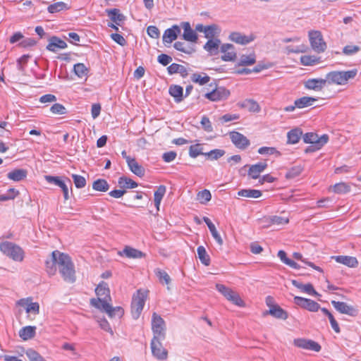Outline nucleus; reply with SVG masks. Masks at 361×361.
<instances>
[{"label":"nucleus","mask_w":361,"mask_h":361,"mask_svg":"<svg viewBox=\"0 0 361 361\" xmlns=\"http://www.w3.org/2000/svg\"><path fill=\"white\" fill-rule=\"evenodd\" d=\"M57 269L65 281L73 283L75 281V271L71 258L68 255L55 250L45 262V270L51 276L56 274Z\"/></svg>","instance_id":"f257e3e1"},{"label":"nucleus","mask_w":361,"mask_h":361,"mask_svg":"<svg viewBox=\"0 0 361 361\" xmlns=\"http://www.w3.org/2000/svg\"><path fill=\"white\" fill-rule=\"evenodd\" d=\"M95 293L97 298H93L90 300V304L101 311L105 312L109 317L116 316L121 317L123 314V310L120 307H112L109 301L111 300L110 290L108 284L104 282H100L95 288Z\"/></svg>","instance_id":"f03ea898"},{"label":"nucleus","mask_w":361,"mask_h":361,"mask_svg":"<svg viewBox=\"0 0 361 361\" xmlns=\"http://www.w3.org/2000/svg\"><path fill=\"white\" fill-rule=\"evenodd\" d=\"M357 74V69L347 71H331L326 75V78L329 85H345L350 80L355 78Z\"/></svg>","instance_id":"7ed1b4c3"},{"label":"nucleus","mask_w":361,"mask_h":361,"mask_svg":"<svg viewBox=\"0 0 361 361\" xmlns=\"http://www.w3.org/2000/svg\"><path fill=\"white\" fill-rule=\"evenodd\" d=\"M147 293L145 291L138 290L133 297L131 303V314L133 319H137L140 317L147 298Z\"/></svg>","instance_id":"20e7f679"},{"label":"nucleus","mask_w":361,"mask_h":361,"mask_svg":"<svg viewBox=\"0 0 361 361\" xmlns=\"http://www.w3.org/2000/svg\"><path fill=\"white\" fill-rule=\"evenodd\" d=\"M309 40L312 49L317 53H322L326 49V44L324 41L320 31L310 30L308 33Z\"/></svg>","instance_id":"39448f33"},{"label":"nucleus","mask_w":361,"mask_h":361,"mask_svg":"<svg viewBox=\"0 0 361 361\" xmlns=\"http://www.w3.org/2000/svg\"><path fill=\"white\" fill-rule=\"evenodd\" d=\"M164 338L153 337L150 343L152 355L159 360H166L168 357V351L163 347L161 343V340Z\"/></svg>","instance_id":"423d86ee"},{"label":"nucleus","mask_w":361,"mask_h":361,"mask_svg":"<svg viewBox=\"0 0 361 361\" xmlns=\"http://www.w3.org/2000/svg\"><path fill=\"white\" fill-rule=\"evenodd\" d=\"M216 290L220 292L228 300L232 302L233 304L239 306L243 307L244 302L240 298L239 295L236 293L235 291L231 290V288L226 287V286L220 283L216 284Z\"/></svg>","instance_id":"0eeeda50"},{"label":"nucleus","mask_w":361,"mask_h":361,"mask_svg":"<svg viewBox=\"0 0 361 361\" xmlns=\"http://www.w3.org/2000/svg\"><path fill=\"white\" fill-rule=\"evenodd\" d=\"M152 329L154 334L153 337L165 338V322L161 316L157 314L156 312H154L152 314Z\"/></svg>","instance_id":"6e6552de"},{"label":"nucleus","mask_w":361,"mask_h":361,"mask_svg":"<svg viewBox=\"0 0 361 361\" xmlns=\"http://www.w3.org/2000/svg\"><path fill=\"white\" fill-rule=\"evenodd\" d=\"M230 94V91L224 87H216L212 91L206 93L204 97L212 102H219L226 99Z\"/></svg>","instance_id":"1a4fd4ad"},{"label":"nucleus","mask_w":361,"mask_h":361,"mask_svg":"<svg viewBox=\"0 0 361 361\" xmlns=\"http://www.w3.org/2000/svg\"><path fill=\"white\" fill-rule=\"evenodd\" d=\"M303 140L305 143L314 144L319 149L328 142L329 136L324 134L319 137L316 133H307L303 136Z\"/></svg>","instance_id":"9d476101"},{"label":"nucleus","mask_w":361,"mask_h":361,"mask_svg":"<svg viewBox=\"0 0 361 361\" xmlns=\"http://www.w3.org/2000/svg\"><path fill=\"white\" fill-rule=\"evenodd\" d=\"M293 344L298 348L314 352H319L321 350V345L318 343L310 339L296 338L294 339Z\"/></svg>","instance_id":"9b49d317"},{"label":"nucleus","mask_w":361,"mask_h":361,"mask_svg":"<svg viewBox=\"0 0 361 361\" xmlns=\"http://www.w3.org/2000/svg\"><path fill=\"white\" fill-rule=\"evenodd\" d=\"M294 302L297 305L304 309H306L310 312H317L319 309H321L320 305L315 301L299 296H295L294 298Z\"/></svg>","instance_id":"f8f14e48"},{"label":"nucleus","mask_w":361,"mask_h":361,"mask_svg":"<svg viewBox=\"0 0 361 361\" xmlns=\"http://www.w3.org/2000/svg\"><path fill=\"white\" fill-rule=\"evenodd\" d=\"M331 304L340 313L345 314L352 317H355L357 314V310L355 307L351 305H348L344 302L332 300Z\"/></svg>","instance_id":"ddd939ff"},{"label":"nucleus","mask_w":361,"mask_h":361,"mask_svg":"<svg viewBox=\"0 0 361 361\" xmlns=\"http://www.w3.org/2000/svg\"><path fill=\"white\" fill-rule=\"evenodd\" d=\"M326 85V78H312L306 80L304 83L306 89L316 92L322 91Z\"/></svg>","instance_id":"4468645a"},{"label":"nucleus","mask_w":361,"mask_h":361,"mask_svg":"<svg viewBox=\"0 0 361 361\" xmlns=\"http://www.w3.org/2000/svg\"><path fill=\"white\" fill-rule=\"evenodd\" d=\"M45 180L50 183H54L59 187L61 188L63 193V197L66 200L69 199L68 187L64 180H61L58 176H45Z\"/></svg>","instance_id":"2eb2a0df"},{"label":"nucleus","mask_w":361,"mask_h":361,"mask_svg":"<svg viewBox=\"0 0 361 361\" xmlns=\"http://www.w3.org/2000/svg\"><path fill=\"white\" fill-rule=\"evenodd\" d=\"M230 137L233 143L238 148L245 149L250 145V142L247 137L238 132L231 133Z\"/></svg>","instance_id":"dca6fc26"},{"label":"nucleus","mask_w":361,"mask_h":361,"mask_svg":"<svg viewBox=\"0 0 361 361\" xmlns=\"http://www.w3.org/2000/svg\"><path fill=\"white\" fill-rule=\"evenodd\" d=\"M221 51L223 53L221 59L224 61H233L236 57L234 47L231 44H222L221 46Z\"/></svg>","instance_id":"f3484780"},{"label":"nucleus","mask_w":361,"mask_h":361,"mask_svg":"<svg viewBox=\"0 0 361 361\" xmlns=\"http://www.w3.org/2000/svg\"><path fill=\"white\" fill-rule=\"evenodd\" d=\"M180 33V28L179 26L175 25L172 27L165 30L163 35V42L164 44H171L174 41L178 35Z\"/></svg>","instance_id":"a211bd4d"},{"label":"nucleus","mask_w":361,"mask_h":361,"mask_svg":"<svg viewBox=\"0 0 361 361\" xmlns=\"http://www.w3.org/2000/svg\"><path fill=\"white\" fill-rule=\"evenodd\" d=\"M181 25L184 30L183 34V39L190 42H196L197 40V35L191 28L190 23L188 22H184Z\"/></svg>","instance_id":"6ab92c4d"},{"label":"nucleus","mask_w":361,"mask_h":361,"mask_svg":"<svg viewBox=\"0 0 361 361\" xmlns=\"http://www.w3.org/2000/svg\"><path fill=\"white\" fill-rule=\"evenodd\" d=\"M66 47L67 44L57 37H51L47 46V49L53 52H56L59 49H63Z\"/></svg>","instance_id":"aec40b11"},{"label":"nucleus","mask_w":361,"mask_h":361,"mask_svg":"<svg viewBox=\"0 0 361 361\" xmlns=\"http://www.w3.org/2000/svg\"><path fill=\"white\" fill-rule=\"evenodd\" d=\"M332 258L334 259L336 262L351 268L356 267L358 264L357 259L354 257L338 255L333 256Z\"/></svg>","instance_id":"412c9836"},{"label":"nucleus","mask_w":361,"mask_h":361,"mask_svg":"<svg viewBox=\"0 0 361 361\" xmlns=\"http://www.w3.org/2000/svg\"><path fill=\"white\" fill-rule=\"evenodd\" d=\"M221 41L219 39H208L207 43L204 45V49L209 53L210 55H216L219 53Z\"/></svg>","instance_id":"4be33fe9"},{"label":"nucleus","mask_w":361,"mask_h":361,"mask_svg":"<svg viewBox=\"0 0 361 361\" xmlns=\"http://www.w3.org/2000/svg\"><path fill=\"white\" fill-rule=\"evenodd\" d=\"M229 37L231 41L240 44H247L255 39L253 35L246 36L239 32H233Z\"/></svg>","instance_id":"5701e85b"},{"label":"nucleus","mask_w":361,"mask_h":361,"mask_svg":"<svg viewBox=\"0 0 361 361\" xmlns=\"http://www.w3.org/2000/svg\"><path fill=\"white\" fill-rule=\"evenodd\" d=\"M267 167V163L260 162L250 166L248 175L253 179H257Z\"/></svg>","instance_id":"b1692460"},{"label":"nucleus","mask_w":361,"mask_h":361,"mask_svg":"<svg viewBox=\"0 0 361 361\" xmlns=\"http://www.w3.org/2000/svg\"><path fill=\"white\" fill-rule=\"evenodd\" d=\"M4 255L16 262H21L24 258L23 250H1Z\"/></svg>","instance_id":"393cba45"},{"label":"nucleus","mask_w":361,"mask_h":361,"mask_svg":"<svg viewBox=\"0 0 361 361\" xmlns=\"http://www.w3.org/2000/svg\"><path fill=\"white\" fill-rule=\"evenodd\" d=\"M267 314H269L275 318L280 319H286L288 318V313L283 310L278 305L274 307H271Z\"/></svg>","instance_id":"a878e982"},{"label":"nucleus","mask_w":361,"mask_h":361,"mask_svg":"<svg viewBox=\"0 0 361 361\" xmlns=\"http://www.w3.org/2000/svg\"><path fill=\"white\" fill-rule=\"evenodd\" d=\"M35 326H27L22 328L19 331L20 337L24 340L27 341L35 337Z\"/></svg>","instance_id":"bb28decb"},{"label":"nucleus","mask_w":361,"mask_h":361,"mask_svg":"<svg viewBox=\"0 0 361 361\" xmlns=\"http://www.w3.org/2000/svg\"><path fill=\"white\" fill-rule=\"evenodd\" d=\"M130 170L136 176L139 177H142L145 175V169L144 168L140 165L135 159H133L129 160V162L127 163Z\"/></svg>","instance_id":"cd10ccee"},{"label":"nucleus","mask_w":361,"mask_h":361,"mask_svg":"<svg viewBox=\"0 0 361 361\" xmlns=\"http://www.w3.org/2000/svg\"><path fill=\"white\" fill-rule=\"evenodd\" d=\"M241 108L247 109L249 111L257 113L260 111V107L257 102L252 99H245L238 104Z\"/></svg>","instance_id":"c85d7f7f"},{"label":"nucleus","mask_w":361,"mask_h":361,"mask_svg":"<svg viewBox=\"0 0 361 361\" xmlns=\"http://www.w3.org/2000/svg\"><path fill=\"white\" fill-rule=\"evenodd\" d=\"M219 33L220 29L215 24L207 25L204 32V37L208 39L218 38Z\"/></svg>","instance_id":"c756f323"},{"label":"nucleus","mask_w":361,"mask_h":361,"mask_svg":"<svg viewBox=\"0 0 361 361\" xmlns=\"http://www.w3.org/2000/svg\"><path fill=\"white\" fill-rule=\"evenodd\" d=\"M27 176V171L22 169H15L9 172L7 177L13 181H20Z\"/></svg>","instance_id":"7c9ffc66"},{"label":"nucleus","mask_w":361,"mask_h":361,"mask_svg":"<svg viewBox=\"0 0 361 361\" xmlns=\"http://www.w3.org/2000/svg\"><path fill=\"white\" fill-rule=\"evenodd\" d=\"M292 283L296 288L300 289L303 292H305L310 295H318L317 292L314 289L313 286L311 283L302 284L301 283H298L297 281L293 280Z\"/></svg>","instance_id":"2f4dec72"},{"label":"nucleus","mask_w":361,"mask_h":361,"mask_svg":"<svg viewBox=\"0 0 361 361\" xmlns=\"http://www.w3.org/2000/svg\"><path fill=\"white\" fill-rule=\"evenodd\" d=\"M317 101L316 98L311 97H302L300 99H298L295 101V104L297 106V108L302 109L305 107H307L312 106L314 102Z\"/></svg>","instance_id":"473e14b6"},{"label":"nucleus","mask_w":361,"mask_h":361,"mask_svg":"<svg viewBox=\"0 0 361 361\" xmlns=\"http://www.w3.org/2000/svg\"><path fill=\"white\" fill-rule=\"evenodd\" d=\"M238 195L247 198H259L262 196V192L254 189H243L238 191Z\"/></svg>","instance_id":"72a5a7b5"},{"label":"nucleus","mask_w":361,"mask_h":361,"mask_svg":"<svg viewBox=\"0 0 361 361\" xmlns=\"http://www.w3.org/2000/svg\"><path fill=\"white\" fill-rule=\"evenodd\" d=\"M118 255L121 257H126L128 258H140L145 256V255L139 250H118Z\"/></svg>","instance_id":"f704fd0d"},{"label":"nucleus","mask_w":361,"mask_h":361,"mask_svg":"<svg viewBox=\"0 0 361 361\" xmlns=\"http://www.w3.org/2000/svg\"><path fill=\"white\" fill-rule=\"evenodd\" d=\"M302 135V132L299 128H295V129L291 130L287 134L288 143H289V144L297 143L300 140Z\"/></svg>","instance_id":"c9c22d12"},{"label":"nucleus","mask_w":361,"mask_h":361,"mask_svg":"<svg viewBox=\"0 0 361 361\" xmlns=\"http://www.w3.org/2000/svg\"><path fill=\"white\" fill-rule=\"evenodd\" d=\"M111 20L114 22L116 25H119L120 23L125 20V16L119 13V10L116 8L107 10L106 11Z\"/></svg>","instance_id":"e433bc0d"},{"label":"nucleus","mask_w":361,"mask_h":361,"mask_svg":"<svg viewBox=\"0 0 361 361\" xmlns=\"http://www.w3.org/2000/svg\"><path fill=\"white\" fill-rule=\"evenodd\" d=\"M277 255L284 264L290 267L295 269H298L300 268V266L295 262L287 257L286 253L284 250H280Z\"/></svg>","instance_id":"4c0bfd02"},{"label":"nucleus","mask_w":361,"mask_h":361,"mask_svg":"<svg viewBox=\"0 0 361 361\" xmlns=\"http://www.w3.org/2000/svg\"><path fill=\"white\" fill-rule=\"evenodd\" d=\"M183 88L179 85H172L169 87L170 94L174 97L177 102H180L183 100Z\"/></svg>","instance_id":"58836bf2"},{"label":"nucleus","mask_w":361,"mask_h":361,"mask_svg":"<svg viewBox=\"0 0 361 361\" xmlns=\"http://www.w3.org/2000/svg\"><path fill=\"white\" fill-rule=\"evenodd\" d=\"M256 62V56L255 54L249 55L243 54L240 56L238 65L239 66H250Z\"/></svg>","instance_id":"ea45409f"},{"label":"nucleus","mask_w":361,"mask_h":361,"mask_svg":"<svg viewBox=\"0 0 361 361\" xmlns=\"http://www.w3.org/2000/svg\"><path fill=\"white\" fill-rule=\"evenodd\" d=\"M118 183L121 188H135L137 186L136 182L126 176L120 177Z\"/></svg>","instance_id":"a19ab883"},{"label":"nucleus","mask_w":361,"mask_h":361,"mask_svg":"<svg viewBox=\"0 0 361 361\" xmlns=\"http://www.w3.org/2000/svg\"><path fill=\"white\" fill-rule=\"evenodd\" d=\"M92 188L100 192H106L109 189V185L104 179H98L93 182Z\"/></svg>","instance_id":"79ce46f5"},{"label":"nucleus","mask_w":361,"mask_h":361,"mask_svg":"<svg viewBox=\"0 0 361 361\" xmlns=\"http://www.w3.org/2000/svg\"><path fill=\"white\" fill-rule=\"evenodd\" d=\"M269 224L267 225V226H281L285 224H287L289 222L288 218L286 217H282V216H274L269 219Z\"/></svg>","instance_id":"37998d69"},{"label":"nucleus","mask_w":361,"mask_h":361,"mask_svg":"<svg viewBox=\"0 0 361 361\" xmlns=\"http://www.w3.org/2000/svg\"><path fill=\"white\" fill-rule=\"evenodd\" d=\"M204 148L200 144L191 145L189 148V155L192 158H196L199 155H204Z\"/></svg>","instance_id":"c03bdc74"},{"label":"nucleus","mask_w":361,"mask_h":361,"mask_svg":"<svg viewBox=\"0 0 361 361\" xmlns=\"http://www.w3.org/2000/svg\"><path fill=\"white\" fill-rule=\"evenodd\" d=\"M333 191L338 194H343L350 192V187L348 184L341 182L331 187Z\"/></svg>","instance_id":"a18cd8bd"},{"label":"nucleus","mask_w":361,"mask_h":361,"mask_svg":"<svg viewBox=\"0 0 361 361\" xmlns=\"http://www.w3.org/2000/svg\"><path fill=\"white\" fill-rule=\"evenodd\" d=\"M322 312L329 317V320L330 322L331 326L332 329L336 332L340 333L341 330L338 326V322L334 319L333 314L324 307L321 308Z\"/></svg>","instance_id":"49530a36"},{"label":"nucleus","mask_w":361,"mask_h":361,"mask_svg":"<svg viewBox=\"0 0 361 361\" xmlns=\"http://www.w3.org/2000/svg\"><path fill=\"white\" fill-rule=\"evenodd\" d=\"M211 192L209 190L206 189L199 192L197 195V200L202 204H207L209 201L211 200Z\"/></svg>","instance_id":"de8ad7c7"},{"label":"nucleus","mask_w":361,"mask_h":361,"mask_svg":"<svg viewBox=\"0 0 361 361\" xmlns=\"http://www.w3.org/2000/svg\"><path fill=\"white\" fill-rule=\"evenodd\" d=\"M191 80L193 82L198 83L200 85L207 84L210 80V77L206 74H197L195 73L192 75Z\"/></svg>","instance_id":"09e8293b"},{"label":"nucleus","mask_w":361,"mask_h":361,"mask_svg":"<svg viewBox=\"0 0 361 361\" xmlns=\"http://www.w3.org/2000/svg\"><path fill=\"white\" fill-rule=\"evenodd\" d=\"M68 8L66 4H65L64 2H62V1H59V2L54 3L53 4H51L48 7L47 10L49 13H54L61 11L63 10H66Z\"/></svg>","instance_id":"8fccbe9b"},{"label":"nucleus","mask_w":361,"mask_h":361,"mask_svg":"<svg viewBox=\"0 0 361 361\" xmlns=\"http://www.w3.org/2000/svg\"><path fill=\"white\" fill-rule=\"evenodd\" d=\"M25 355L30 361H47L38 352L31 348L26 350Z\"/></svg>","instance_id":"3c124183"},{"label":"nucleus","mask_w":361,"mask_h":361,"mask_svg":"<svg viewBox=\"0 0 361 361\" xmlns=\"http://www.w3.org/2000/svg\"><path fill=\"white\" fill-rule=\"evenodd\" d=\"M225 154V151L220 149H215L204 154L210 160H217Z\"/></svg>","instance_id":"603ef678"},{"label":"nucleus","mask_w":361,"mask_h":361,"mask_svg":"<svg viewBox=\"0 0 361 361\" xmlns=\"http://www.w3.org/2000/svg\"><path fill=\"white\" fill-rule=\"evenodd\" d=\"M154 273L161 283H165L166 284L170 283L171 278H170L169 275L165 271L161 270L160 269H156L154 270Z\"/></svg>","instance_id":"864d4df0"},{"label":"nucleus","mask_w":361,"mask_h":361,"mask_svg":"<svg viewBox=\"0 0 361 361\" xmlns=\"http://www.w3.org/2000/svg\"><path fill=\"white\" fill-rule=\"evenodd\" d=\"M19 195V191L15 188H10L6 193L0 195V201H7L15 199Z\"/></svg>","instance_id":"5fc2aeb1"},{"label":"nucleus","mask_w":361,"mask_h":361,"mask_svg":"<svg viewBox=\"0 0 361 361\" xmlns=\"http://www.w3.org/2000/svg\"><path fill=\"white\" fill-rule=\"evenodd\" d=\"M73 71L75 75L79 78H83L87 75L88 70L83 63H77L73 67Z\"/></svg>","instance_id":"6e6d98bb"},{"label":"nucleus","mask_w":361,"mask_h":361,"mask_svg":"<svg viewBox=\"0 0 361 361\" xmlns=\"http://www.w3.org/2000/svg\"><path fill=\"white\" fill-rule=\"evenodd\" d=\"M197 255L200 262L205 266L210 264V256L206 250H197Z\"/></svg>","instance_id":"4d7b16f0"},{"label":"nucleus","mask_w":361,"mask_h":361,"mask_svg":"<svg viewBox=\"0 0 361 361\" xmlns=\"http://www.w3.org/2000/svg\"><path fill=\"white\" fill-rule=\"evenodd\" d=\"M258 153L260 154L271 155L276 154L277 157L281 155V153L275 147H262L258 149Z\"/></svg>","instance_id":"13d9d810"},{"label":"nucleus","mask_w":361,"mask_h":361,"mask_svg":"<svg viewBox=\"0 0 361 361\" xmlns=\"http://www.w3.org/2000/svg\"><path fill=\"white\" fill-rule=\"evenodd\" d=\"M300 61L304 66H312L318 61V59L314 56L305 55L300 57Z\"/></svg>","instance_id":"bf43d9fd"},{"label":"nucleus","mask_w":361,"mask_h":361,"mask_svg":"<svg viewBox=\"0 0 361 361\" xmlns=\"http://www.w3.org/2000/svg\"><path fill=\"white\" fill-rule=\"evenodd\" d=\"M72 178L77 188H82L85 186L86 180L83 176L77 174H72Z\"/></svg>","instance_id":"052dcab7"},{"label":"nucleus","mask_w":361,"mask_h":361,"mask_svg":"<svg viewBox=\"0 0 361 361\" xmlns=\"http://www.w3.org/2000/svg\"><path fill=\"white\" fill-rule=\"evenodd\" d=\"M302 171L301 166H295L292 167L286 173V177L287 178H293L299 176Z\"/></svg>","instance_id":"680f3d73"},{"label":"nucleus","mask_w":361,"mask_h":361,"mask_svg":"<svg viewBox=\"0 0 361 361\" xmlns=\"http://www.w3.org/2000/svg\"><path fill=\"white\" fill-rule=\"evenodd\" d=\"M307 47L304 45L292 47L290 46L286 47L284 48V52L287 54L290 53H300L305 51Z\"/></svg>","instance_id":"e2e57ef3"},{"label":"nucleus","mask_w":361,"mask_h":361,"mask_svg":"<svg viewBox=\"0 0 361 361\" xmlns=\"http://www.w3.org/2000/svg\"><path fill=\"white\" fill-rule=\"evenodd\" d=\"M27 313H32L34 315H37L39 313V305L38 302H30V304L26 307Z\"/></svg>","instance_id":"0e129e2a"},{"label":"nucleus","mask_w":361,"mask_h":361,"mask_svg":"<svg viewBox=\"0 0 361 361\" xmlns=\"http://www.w3.org/2000/svg\"><path fill=\"white\" fill-rule=\"evenodd\" d=\"M167 70L170 74H173L176 73H182L185 71V68L182 65L172 63L167 68Z\"/></svg>","instance_id":"69168bd1"},{"label":"nucleus","mask_w":361,"mask_h":361,"mask_svg":"<svg viewBox=\"0 0 361 361\" xmlns=\"http://www.w3.org/2000/svg\"><path fill=\"white\" fill-rule=\"evenodd\" d=\"M50 111L54 114H65L66 108L61 104H54L50 109Z\"/></svg>","instance_id":"338daca9"},{"label":"nucleus","mask_w":361,"mask_h":361,"mask_svg":"<svg viewBox=\"0 0 361 361\" xmlns=\"http://www.w3.org/2000/svg\"><path fill=\"white\" fill-rule=\"evenodd\" d=\"M201 124L204 130L207 133H211L213 130L212 123L207 116H204L202 118Z\"/></svg>","instance_id":"774afa93"}]
</instances>
